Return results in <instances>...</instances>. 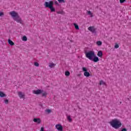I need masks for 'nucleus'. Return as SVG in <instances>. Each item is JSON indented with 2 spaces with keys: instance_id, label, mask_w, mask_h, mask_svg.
I'll use <instances>...</instances> for the list:
<instances>
[{
  "instance_id": "f257e3e1",
  "label": "nucleus",
  "mask_w": 131,
  "mask_h": 131,
  "mask_svg": "<svg viewBox=\"0 0 131 131\" xmlns=\"http://www.w3.org/2000/svg\"><path fill=\"white\" fill-rule=\"evenodd\" d=\"M85 57L91 60V61H93L95 63L97 62H99L100 59H99V57L96 56L95 54V51H89L88 52H85Z\"/></svg>"
},
{
  "instance_id": "f03ea898",
  "label": "nucleus",
  "mask_w": 131,
  "mask_h": 131,
  "mask_svg": "<svg viewBox=\"0 0 131 131\" xmlns=\"http://www.w3.org/2000/svg\"><path fill=\"white\" fill-rule=\"evenodd\" d=\"M110 124H111V126L115 129H117V128H119V127H121V125L122 124L121 122L118 120L117 119H114L112 120L111 121L109 122Z\"/></svg>"
},
{
  "instance_id": "7ed1b4c3",
  "label": "nucleus",
  "mask_w": 131,
  "mask_h": 131,
  "mask_svg": "<svg viewBox=\"0 0 131 131\" xmlns=\"http://www.w3.org/2000/svg\"><path fill=\"white\" fill-rule=\"evenodd\" d=\"M9 14L13 18L14 21H16L17 23H20V24H22V19L21 18V17H20V16H19L18 13H17L15 11H13L9 12Z\"/></svg>"
},
{
  "instance_id": "20e7f679",
  "label": "nucleus",
  "mask_w": 131,
  "mask_h": 131,
  "mask_svg": "<svg viewBox=\"0 0 131 131\" xmlns=\"http://www.w3.org/2000/svg\"><path fill=\"white\" fill-rule=\"evenodd\" d=\"M44 6L45 8H49L51 12H56V9L54 8V1L46 2Z\"/></svg>"
},
{
  "instance_id": "39448f33",
  "label": "nucleus",
  "mask_w": 131,
  "mask_h": 131,
  "mask_svg": "<svg viewBox=\"0 0 131 131\" xmlns=\"http://www.w3.org/2000/svg\"><path fill=\"white\" fill-rule=\"evenodd\" d=\"M33 94H35V95H40V94H42L41 97H44V98H47V96L48 95L47 92L43 91V90L40 89L33 90Z\"/></svg>"
},
{
  "instance_id": "423d86ee",
  "label": "nucleus",
  "mask_w": 131,
  "mask_h": 131,
  "mask_svg": "<svg viewBox=\"0 0 131 131\" xmlns=\"http://www.w3.org/2000/svg\"><path fill=\"white\" fill-rule=\"evenodd\" d=\"M82 71L84 72V75L86 77H90L91 76V74L89 72H88V69L85 67L82 68Z\"/></svg>"
},
{
  "instance_id": "0eeeda50",
  "label": "nucleus",
  "mask_w": 131,
  "mask_h": 131,
  "mask_svg": "<svg viewBox=\"0 0 131 131\" xmlns=\"http://www.w3.org/2000/svg\"><path fill=\"white\" fill-rule=\"evenodd\" d=\"M55 128L58 131H63V126L61 124H58L55 125Z\"/></svg>"
},
{
  "instance_id": "6e6552de",
  "label": "nucleus",
  "mask_w": 131,
  "mask_h": 131,
  "mask_svg": "<svg viewBox=\"0 0 131 131\" xmlns=\"http://www.w3.org/2000/svg\"><path fill=\"white\" fill-rule=\"evenodd\" d=\"M88 30L89 31H91L92 33H94V34H96L97 33V32L96 31V29L94 27H89L88 28Z\"/></svg>"
},
{
  "instance_id": "1a4fd4ad",
  "label": "nucleus",
  "mask_w": 131,
  "mask_h": 131,
  "mask_svg": "<svg viewBox=\"0 0 131 131\" xmlns=\"http://www.w3.org/2000/svg\"><path fill=\"white\" fill-rule=\"evenodd\" d=\"M33 121L34 122H36V123H38V124H39L40 122H41V120L40 118H34Z\"/></svg>"
},
{
  "instance_id": "9d476101",
  "label": "nucleus",
  "mask_w": 131,
  "mask_h": 131,
  "mask_svg": "<svg viewBox=\"0 0 131 131\" xmlns=\"http://www.w3.org/2000/svg\"><path fill=\"white\" fill-rule=\"evenodd\" d=\"M8 45H10V46H15V43H14V42H13V41H12V40H11V39H8Z\"/></svg>"
},
{
  "instance_id": "9b49d317",
  "label": "nucleus",
  "mask_w": 131,
  "mask_h": 131,
  "mask_svg": "<svg viewBox=\"0 0 131 131\" xmlns=\"http://www.w3.org/2000/svg\"><path fill=\"white\" fill-rule=\"evenodd\" d=\"M97 56L100 58H102L103 57V52L102 51H99L97 53Z\"/></svg>"
},
{
  "instance_id": "f8f14e48",
  "label": "nucleus",
  "mask_w": 131,
  "mask_h": 131,
  "mask_svg": "<svg viewBox=\"0 0 131 131\" xmlns=\"http://www.w3.org/2000/svg\"><path fill=\"white\" fill-rule=\"evenodd\" d=\"M7 95L4 92L0 91V97L1 98H5Z\"/></svg>"
},
{
  "instance_id": "ddd939ff",
  "label": "nucleus",
  "mask_w": 131,
  "mask_h": 131,
  "mask_svg": "<svg viewBox=\"0 0 131 131\" xmlns=\"http://www.w3.org/2000/svg\"><path fill=\"white\" fill-rule=\"evenodd\" d=\"M49 67H50V68H53V67H54V66H56V64H55L53 62H51V63H49Z\"/></svg>"
},
{
  "instance_id": "4468645a",
  "label": "nucleus",
  "mask_w": 131,
  "mask_h": 131,
  "mask_svg": "<svg viewBox=\"0 0 131 131\" xmlns=\"http://www.w3.org/2000/svg\"><path fill=\"white\" fill-rule=\"evenodd\" d=\"M74 26L75 27V29L77 30H79V26H78V25L77 24H74Z\"/></svg>"
},
{
  "instance_id": "2eb2a0df",
  "label": "nucleus",
  "mask_w": 131,
  "mask_h": 131,
  "mask_svg": "<svg viewBox=\"0 0 131 131\" xmlns=\"http://www.w3.org/2000/svg\"><path fill=\"white\" fill-rule=\"evenodd\" d=\"M18 96L20 98H24V95L22 94V92H18Z\"/></svg>"
},
{
  "instance_id": "dca6fc26",
  "label": "nucleus",
  "mask_w": 131,
  "mask_h": 131,
  "mask_svg": "<svg viewBox=\"0 0 131 131\" xmlns=\"http://www.w3.org/2000/svg\"><path fill=\"white\" fill-rule=\"evenodd\" d=\"M96 45L98 46H102V41L98 40L96 42Z\"/></svg>"
},
{
  "instance_id": "f3484780",
  "label": "nucleus",
  "mask_w": 131,
  "mask_h": 131,
  "mask_svg": "<svg viewBox=\"0 0 131 131\" xmlns=\"http://www.w3.org/2000/svg\"><path fill=\"white\" fill-rule=\"evenodd\" d=\"M67 119L69 122H72V119L71 118V116H68L67 117Z\"/></svg>"
},
{
  "instance_id": "a211bd4d",
  "label": "nucleus",
  "mask_w": 131,
  "mask_h": 131,
  "mask_svg": "<svg viewBox=\"0 0 131 131\" xmlns=\"http://www.w3.org/2000/svg\"><path fill=\"white\" fill-rule=\"evenodd\" d=\"M102 84H103V85H105L106 84V83L104 82V81L101 80L99 82V85H102Z\"/></svg>"
},
{
  "instance_id": "6ab92c4d",
  "label": "nucleus",
  "mask_w": 131,
  "mask_h": 131,
  "mask_svg": "<svg viewBox=\"0 0 131 131\" xmlns=\"http://www.w3.org/2000/svg\"><path fill=\"white\" fill-rule=\"evenodd\" d=\"M65 75L66 76H69L70 75V72L67 71L65 72Z\"/></svg>"
},
{
  "instance_id": "aec40b11",
  "label": "nucleus",
  "mask_w": 131,
  "mask_h": 131,
  "mask_svg": "<svg viewBox=\"0 0 131 131\" xmlns=\"http://www.w3.org/2000/svg\"><path fill=\"white\" fill-rule=\"evenodd\" d=\"M22 40L23 41H27V37L26 36H23Z\"/></svg>"
},
{
  "instance_id": "412c9836",
  "label": "nucleus",
  "mask_w": 131,
  "mask_h": 131,
  "mask_svg": "<svg viewBox=\"0 0 131 131\" xmlns=\"http://www.w3.org/2000/svg\"><path fill=\"white\" fill-rule=\"evenodd\" d=\"M59 4H62V3H65V0H57Z\"/></svg>"
},
{
  "instance_id": "4be33fe9",
  "label": "nucleus",
  "mask_w": 131,
  "mask_h": 131,
  "mask_svg": "<svg viewBox=\"0 0 131 131\" xmlns=\"http://www.w3.org/2000/svg\"><path fill=\"white\" fill-rule=\"evenodd\" d=\"M4 103L5 104H6V105H8V104H9V100L8 99H5L4 100Z\"/></svg>"
},
{
  "instance_id": "5701e85b",
  "label": "nucleus",
  "mask_w": 131,
  "mask_h": 131,
  "mask_svg": "<svg viewBox=\"0 0 131 131\" xmlns=\"http://www.w3.org/2000/svg\"><path fill=\"white\" fill-rule=\"evenodd\" d=\"M88 15H91V17H93V13H92V12L91 11H88Z\"/></svg>"
},
{
  "instance_id": "b1692460",
  "label": "nucleus",
  "mask_w": 131,
  "mask_h": 131,
  "mask_svg": "<svg viewBox=\"0 0 131 131\" xmlns=\"http://www.w3.org/2000/svg\"><path fill=\"white\" fill-rule=\"evenodd\" d=\"M34 66H36V67H38V66H39V63H38L37 62H35L34 63Z\"/></svg>"
},
{
  "instance_id": "393cba45",
  "label": "nucleus",
  "mask_w": 131,
  "mask_h": 131,
  "mask_svg": "<svg viewBox=\"0 0 131 131\" xmlns=\"http://www.w3.org/2000/svg\"><path fill=\"white\" fill-rule=\"evenodd\" d=\"M54 4L56 5V6H60V4H59V3H58V2L57 1H54Z\"/></svg>"
},
{
  "instance_id": "a878e982",
  "label": "nucleus",
  "mask_w": 131,
  "mask_h": 131,
  "mask_svg": "<svg viewBox=\"0 0 131 131\" xmlns=\"http://www.w3.org/2000/svg\"><path fill=\"white\" fill-rule=\"evenodd\" d=\"M46 112H47V113H51V112H52V110H50V109H48V110H46Z\"/></svg>"
},
{
  "instance_id": "bb28decb",
  "label": "nucleus",
  "mask_w": 131,
  "mask_h": 131,
  "mask_svg": "<svg viewBox=\"0 0 131 131\" xmlns=\"http://www.w3.org/2000/svg\"><path fill=\"white\" fill-rule=\"evenodd\" d=\"M125 2H126V0H120V4H123Z\"/></svg>"
},
{
  "instance_id": "cd10ccee",
  "label": "nucleus",
  "mask_w": 131,
  "mask_h": 131,
  "mask_svg": "<svg viewBox=\"0 0 131 131\" xmlns=\"http://www.w3.org/2000/svg\"><path fill=\"white\" fill-rule=\"evenodd\" d=\"M118 48H119V45H118V44H116L115 45V49H118Z\"/></svg>"
},
{
  "instance_id": "c85d7f7f",
  "label": "nucleus",
  "mask_w": 131,
  "mask_h": 131,
  "mask_svg": "<svg viewBox=\"0 0 131 131\" xmlns=\"http://www.w3.org/2000/svg\"><path fill=\"white\" fill-rule=\"evenodd\" d=\"M4 12H0V17H2V16H4Z\"/></svg>"
},
{
  "instance_id": "c756f323",
  "label": "nucleus",
  "mask_w": 131,
  "mask_h": 131,
  "mask_svg": "<svg viewBox=\"0 0 131 131\" xmlns=\"http://www.w3.org/2000/svg\"><path fill=\"white\" fill-rule=\"evenodd\" d=\"M40 131H45V127H41Z\"/></svg>"
},
{
  "instance_id": "7c9ffc66",
  "label": "nucleus",
  "mask_w": 131,
  "mask_h": 131,
  "mask_svg": "<svg viewBox=\"0 0 131 131\" xmlns=\"http://www.w3.org/2000/svg\"><path fill=\"white\" fill-rule=\"evenodd\" d=\"M57 14H63V11H57Z\"/></svg>"
},
{
  "instance_id": "2f4dec72",
  "label": "nucleus",
  "mask_w": 131,
  "mask_h": 131,
  "mask_svg": "<svg viewBox=\"0 0 131 131\" xmlns=\"http://www.w3.org/2000/svg\"><path fill=\"white\" fill-rule=\"evenodd\" d=\"M80 75H81V74H79L78 75V76H80Z\"/></svg>"
}]
</instances>
